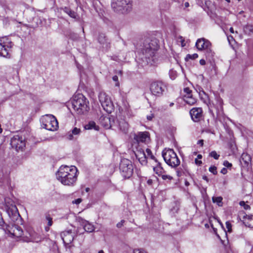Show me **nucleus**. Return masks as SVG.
<instances>
[{
	"instance_id": "de8ad7c7",
	"label": "nucleus",
	"mask_w": 253,
	"mask_h": 253,
	"mask_svg": "<svg viewBox=\"0 0 253 253\" xmlns=\"http://www.w3.org/2000/svg\"><path fill=\"white\" fill-rule=\"evenodd\" d=\"M223 165L227 168H230L232 167V164L227 161H224Z\"/></svg>"
},
{
	"instance_id": "5701e85b",
	"label": "nucleus",
	"mask_w": 253,
	"mask_h": 253,
	"mask_svg": "<svg viewBox=\"0 0 253 253\" xmlns=\"http://www.w3.org/2000/svg\"><path fill=\"white\" fill-rule=\"evenodd\" d=\"M81 132V129L77 127H74L71 132H69L67 135V138L69 140H72L74 139V135H79Z\"/></svg>"
},
{
	"instance_id": "f8f14e48",
	"label": "nucleus",
	"mask_w": 253,
	"mask_h": 253,
	"mask_svg": "<svg viewBox=\"0 0 253 253\" xmlns=\"http://www.w3.org/2000/svg\"><path fill=\"white\" fill-rule=\"evenodd\" d=\"M113 123L117 126L120 130L124 133H126L128 130L129 125L127 122L121 116L117 117L116 120L113 119Z\"/></svg>"
},
{
	"instance_id": "0eeeda50",
	"label": "nucleus",
	"mask_w": 253,
	"mask_h": 253,
	"mask_svg": "<svg viewBox=\"0 0 253 253\" xmlns=\"http://www.w3.org/2000/svg\"><path fill=\"white\" fill-rule=\"evenodd\" d=\"M129 0H116L111 4V6L116 12H125L129 7Z\"/></svg>"
},
{
	"instance_id": "393cba45",
	"label": "nucleus",
	"mask_w": 253,
	"mask_h": 253,
	"mask_svg": "<svg viewBox=\"0 0 253 253\" xmlns=\"http://www.w3.org/2000/svg\"><path fill=\"white\" fill-rule=\"evenodd\" d=\"M153 169L155 173L158 176H161L165 172L164 169L161 166V164L159 162L157 163L156 166L154 167Z\"/></svg>"
},
{
	"instance_id": "9b49d317",
	"label": "nucleus",
	"mask_w": 253,
	"mask_h": 253,
	"mask_svg": "<svg viewBox=\"0 0 253 253\" xmlns=\"http://www.w3.org/2000/svg\"><path fill=\"white\" fill-rule=\"evenodd\" d=\"M165 85L162 82H154L150 85V90L154 95L159 96L164 91Z\"/></svg>"
},
{
	"instance_id": "5fc2aeb1",
	"label": "nucleus",
	"mask_w": 253,
	"mask_h": 253,
	"mask_svg": "<svg viewBox=\"0 0 253 253\" xmlns=\"http://www.w3.org/2000/svg\"><path fill=\"white\" fill-rule=\"evenodd\" d=\"M195 163L198 165H200L201 164H202V162L201 161H199L197 159H196L195 160Z\"/></svg>"
},
{
	"instance_id": "e433bc0d",
	"label": "nucleus",
	"mask_w": 253,
	"mask_h": 253,
	"mask_svg": "<svg viewBox=\"0 0 253 253\" xmlns=\"http://www.w3.org/2000/svg\"><path fill=\"white\" fill-rule=\"evenodd\" d=\"M4 202L7 208H8L9 206H11V205L14 204V202H13V201L8 198H4Z\"/></svg>"
},
{
	"instance_id": "412c9836",
	"label": "nucleus",
	"mask_w": 253,
	"mask_h": 253,
	"mask_svg": "<svg viewBox=\"0 0 253 253\" xmlns=\"http://www.w3.org/2000/svg\"><path fill=\"white\" fill-rule=\"evenodd\" d=\"M195 46L196 47H209L211 46V43L209 40L201 38L197 41Z\"/></svg>"
},
{
	"instance_id": "13d9d810",
	"label": "nucleus",
	"mask_w": 253,
	"mask_h": 253,
	"mask_svg": "<svg viewBox=\"0 0 253 253\" xmlns=\"http://www.w3.org/2000/svg\"><path fill=\"white\" fill-rule=\"evenodd\" d=\"M113 80L117 82L118 81V77L117 76H114L113 77Z\"/></svg>"
},
{
	"instance_id": "c9c22d12",
	"label": "nucleus",
	"mask_w": 253,
	"mask_h": 253,
	"mask_svg": "<svg viewBox=\"0 0 253 253\" xmlns=\"http://www.w3.org/2000/svg\"><path fill=\"white\" fill-rule=\"evenodd\" d=\"M198 55L197 53H194L193 54H188L186 55L185 59L186 61H188L189 59H195L198 58Z\"/></svg>"
},
{
	"instance_id": "a211bd4d",
	"label": "nucleus",
	"mask_w": 253,
	"mask_h": 253,
	"mask_svg": "<svg viewBox=\"0 0 253 253\" xmlns=\"http://www.w3.org/2000/svg\"><path fill=\"white\" fill-rule=\"evenodd\" d=\"M78 220L80 224L83 226L85 231L89 233L94 231L95 229L94 226L88 221H86L81 217H79Z\"/></svg>"
},
{
	"instance_id": "a18cd8bd",
	"label": "nucleus",
	"mask_w": 253,
	"mask_h": 253,
	"mask_svg": "<svg viewBox=\"0 0 253 253\" xmlns=\"http://www.w3.org/2000/svg\"><path fill=\"white\" fill-rule=\"evenodd\" d=\"M133 253H147L143 249H135L133 250Z\"/></svg>"
},
{
	"instance_id": "39448f33",
	"label": "nucleus",
	"mask_w": 253,
	"mask_h": 253,
	"mask_svg": "<svg viewBox=\"0 0 253 253\" xmlns=\"http://www.w3.org/2000/svg\"><path fill=\"white\" fill-rule=\"evenodd\" d=\"M42 122V127L48 130H56L58 127V123L56 119L51 115H47L43 117Z\"/></svg>"
},
{
	"instance_id": "864d4df0",
	"label": "nucleus",
	"mask_w": 253,
	"mask_h": 253,
	"mask_svg": "<svg viewBox=\"0 0 253 253\" xmlns=\"http://www.w3.org/2000/svg\"><path fill=\"white\" fill-rule=\"evenodd\" d=\"M221 172L222 173H223V174H226L227 172V170L226 168H223L221 170Z\"/></svg>"
},
{
	"instance_id": "e2e57ef3",
	"label": "nucleus",
	"mask_w": 253,
	"mask_h": 253,
	"mask_svg": "<svg viewBox=\"0 0 253 253\" xmlns=\"http://www.w3.org/2000/svg\"><path fill=\"white\" fill-rule=\"evenodd\" d=\"M184 6L185 7H188L189 6V3L188 2H186L184 3Z\"/></svg>"
},
{
	"instance_id": "20e7f679",
	"label": "nucleus",
	"mask_w": 253,
	"mask_h": 253,
	"mask_svg": "<svg viewBox=\"0 0 253 253\" xmlns=\"http://www.w3.org/2000/svg\"><path fill=\"white\" fill-rule=\"evenodd\" d=\"M119 168L122 176L125 178H129L133 174V169L132 164L128 159H122Z\"/></svg>"
},
{
	"instance_id": "79ce46f5",
	"label": "nucleus",
	"mask_w": 253,
	"mask_h": 253,
	"mask_svg": "<svg viewBox=\"0 0 253 253\" xmlns=\"http://www.w3.org/2000/svg\"><path fill=\"white\" fill-rule=\"evenodd\" d=\"M226 227L227 229L228 232H231L232 231V225L229 221L226 222Z\"/></svg>"
},
{
	"instance_id": "4be33fe9",
	"label": "nucleus",
	"mask_w": 253,
	"mask_h": 253,
	"mask_svg": "<svg viewBox=\"0 0 253 253\" xmlns=\"http://www.w3.org/2000/svg\"><path fill=\"white\" fill-rule=\"evenodd\" d=\"M0 46L2 47H11L13 44L8 38L3 37L0 39Z\"/></svg>"
},
{
	"instance_id": "f03ea898",
	"label": "nucleus",
	"mask_w": 253,
	"mask_h": 253,
	"mask_svg": "<svg viewBox=\"0 0 253 253\" xmlns=\"http://www.w3.org/2000/svg\"><path fill=\"white\" fill-rule=\"evenodd\" d=\"M88 101L82 94L74 95L72 100V108L79 114H84L88 111Z\"/></svg>"
},
{
	"instance_id": "7ed1b4c3",
	"label": "nucleus",
	"mask_w": 253,
	"mask_h": 253,
	"mask_svg": "<svg viewBox=\"0 0 253 253\" xmlns=\"http://www.w3.org/2000/svg\"><path fill=\"white\" fill-rule=\"evenodd\" d=\"M162 156L165 162L172 168H175L180 164V160L173 149H165L162 152Z\"/></svg>"
},
{
	"instance_id": "6e6d98bb",
	"label": "nucleus",
	"mask_w": 253,
	"mask_h": 253,
	"mask_svg": "<svg viewBox=\"0 0 253 253\" xmlns=\"http://www.w3.org/2000/svg\"><path fill=\"white\" fill-rule=\"evenodd\" d=\"M200 64L201 65H204L206 64V61L204 59H201L200 60Z\"/></svg>"
},
{
	"instance_id": "49530a36",
	"label": "nucleus",
	"mask_w": 253,
	"mask_h": 253,
	"mask_svg": "<svg viewBox=\"0 0 253 253\" xmlns=\"http://www.w3.org/2000/svg\"><path fill=\"white\" fill-rule=\"evenodd\" d=\"M4 225V222L3 221V219L1 216V214L0 213V226H1L2 228H4V227H5Z\"/></svg>"
},
{
	"instance_id": "603ef678",
	"label": "nucleus",
	"mask_w": 253,
	"mask_h": 253,
	"mask_svg": "<svg viewBox=\"0 0 253 253\" xmlns=\"http://www.w3.org/2000/svg\"><path fill=\"white\" fill-rule=\"evenodd\" d=\"M154 117V115L153 114H151L150 115H148L147 116V119L149 121H151Z\"/></svg>"
},
{
	"instance_id": "6ab92c4d",
	"label": "nucleus",
	"mask_w": 253,
	"mask_h": 253,
	"mask_svg": "<svg viewBox=\"0 0 253 253\" xmlns=\"http://www.w3.org/2000/svg\"><path fill=\"white\" fill-rule=\"evenodd\" d=\"M111 118L109 117L102 116L99 118L100 124L106 129L110 128L113 126Z\"/></svg>"
},
{
	"instance_id": "2f4dec72",
	"label": "nucleus",
	"mask_w": 253,
	"mask_h": 253,
	"mask_svg": "<svg viewBox=\"0 0 253 253\" xmlns=\"http://www.w3.org/2000/svg\"><path fill=\"white\" fill-rule=\"evenodd\" d=\"M31 240L33 242L38 243L41 241L42 238L38 234L36 233H33L31 235Z\"/></svg>"
},
{
	"instance_id": "473e14b6",
	"label": "nucleus",
	"mask_w": 253,
	"mask_h": 253,
	"mask_svg": "<svg viewBox=\"0 0 253 253\" xmlns=\"http://www.w3.org/2000/svg\"><path fill=\"white\" fill-rule=\"evenodd\" d=\"M98 41L101 44L105 43L107 41L106 37L105 34L100 33L98 37Z\"/></svg>"
},
{
	"instance_id": "8fccbe9b",
	"label": "nucleus",
	"mask_w": 253,
	"mask_h": 253,
	"mask_svg": "<svg viewBox=\"0 0 253 253\" xmlns=\"http://www.w3.org/2000/svg\"><path fill=\"white\" fill-rule=\"evenodd\" d=\"M217 101L218 103L219 106L221 108L222 105V100L220 97L217 98Z\"/></svg>"
},
{
	"instance_id": "bf43d9fd",
	"label": "nucleus",
	"mask_w": 253,
	"mask_h": 253,
	"mask_svg": "<svg viewBox=\"0 0 253 253\" xmlns=\"http://www.w3.org/2000/svg\"><path fill=\"white\" fill-rule=\"evenodd\" d=\"M147 182L148 184L151 185L153 183V180L151 179H149L147 180Z\"/></svg>"
},
{
	"instance_id": "aec40b11",
	"label": "nucleus",
	"mask_w": 253,
	"mask_h": 253,
	"mask_svg": "<svg viewBox=\"0 0 253 253\" xmlns=\"http://www.w3.org/2000/svg\"><path fill=\"white\" fill-rule=\"evenodd\" d=\"M240 214L243 215V222L246 226L250 228H253V215H247L244 212L240 213Z\"/></svg>"
},
{
	"instance_id": "7c9ffc66",
	"label": "nucleus",
	"mask_w": 253,
	"mask_h": 253,
	"mask_svg": "<svg viewBox=\"0 0 253 253\" xmlns=\"http://www.w3.org/2000/svg\"><path fill=\"white\" fill-rule=\"evenodd\" d=\"M176 42H177V44L179 46H181L182 47L189 46V45H187L186 42L185 41L184 39L182 37H181V36L178 37L177 38Z\"/></svg>"
},
{
	"instance_id": "c85d7f7f",
	"label": "nucleus",
	"mask_w": 253,
	"mask_h": 253,
	"mask_svg": "<svg viewBox=\"0 0 253 253\" xmlns=\"http://www.w3.org/2000/svg\"><path fill=\"white\" fill-rule=\"evenodd\" d=\"M0 56L10 58V53L7 48H0Z\"/></svg>"
},
{
	"instance_id": "ddd939ff",
	"label": "nucleus",
	"mask_w": 253,
	"mask_h": 253,
	"mask_svg": "<svg viewBox=\"0 0 253 253\" xmlns=\"http://www.w3.org/2000/svg\"><path fill=\"white\" fill-rule=\"evenodd\" d=\"M190 114L192 120L194 122H199L203 118V110L201 107H194L190 111Z\"/></svg>"
},
{
	"instance_id": "f704fd0d",
	"label": "nucleus",
	"mask_w": 253,
	"mask_h": 253,
	"mask_svg": "<svg viewBox=\"0 0 253 253\" xmlns=\"http://www.w3.org/2000/svg\"><path fill=\"white\" fill-rule=\"evenodd\" d=\"M146 156H147V159L148 157H150L151 159L155 160V161L157 162V160L155 159V157L153 155L150 149H149L148 148L146 149Z\"/></svg>"
},
{
	"instance_id": "052dcab7",
	"label": "nucleus",
	"mask_w": 253,
	"mask_h": 253,
	"mask_svg": "<svg viewBox=\"0 0 253 253\" xmlns=\"http://www.w3.org/2000/svg\"><path fill=\"white\" fill-rule=\"evenodd\" d=\"M203 179H204V180H206V181H207V182H208V181H209V179H208V177H207V176H205V175H204V176H203Z\"/></svg>"
},
{
	"instance_id": "6e6552de",
	"label": "nucleus",
	"mask_w": 253,
	"mask_h": 253,
	"mask_svg": "<svg viewBox=\"0 0 253 253\" xmlns=\"http://www.w3.org/2000/svg\"><path fill=\"white\" fill-rule=\"evenodd\" d=\"M10 144L12 148L17 151L23 150L25 147V139L19 135H15L11 139Z\"/></svg>"
},
{
	"instance_id": "c756f323",
	"label": "nucleus",
	"mask_w": 253,
	"mask_h": 253,
	"mask_svg": "<svg viewBox=\"0 0 253 253\" xmlns=\"http://www.w3.org/2000/svg\"><path fill=\"white\" fill-rule=\"evenodd\" d=\"M222 199V197L221 196L213 197L212 198L213 203H216L219 207H222L223 205Z\"/></svg>"
},
{
	"instance_id": "f3484780",
	"label": "nucleus",
	"mask_w": 253,
	"mask_h": 253,
	"mask_svg": "<svg viewBox=\"0 0 253 253\" xmlns=\"http://www.w3.org/2000/svg\"><path fill=\"white\" fill-rule=\"evenodd\" d=\"M6 211L11 220L14 221L20 216L18 212V209L14 204L11 205V206L8 207L6 209Z\"/></svg>"
},
{
	"instance_id": "1a4fd4ad",
	"label": "nucleus",
	"mask_w": 253,
	"mask_h": 253,
	"mask_svg": "<svg viewBox=\"0 0 253 253\" xmlns=\"http://www.w3.org/2000/svg\"><path fill=\"white\" fill-rule=\"evenodd\" d=\"M5 232H7L12 236L19 237L23 235V230L21 227L17 225H5L3 228Z\"/></svg>"
},
{
	"instance_id": "dca6fc26",
	"label": "nucleus",
	"mask_w": 253,
	"mask_h": 253,
	"mask_svg": "<svg viewBox=\"0 0 253 253\" xmlns=\"http://www.w3.org/2000/svg\"><path fill=\"white\" fill-rule=\"evenodd\" d=\"M61 237L64 243L68 245L73 241L75 233L72 232L71 230H68L62 232L61 233Z\"/></svg>"
},
{
	"instance_id": "4c0bfd02",
	"label": "nucleus",
	"mask_w": 253,
	"mask_h": 253,
	"mask_svg": "<svg viewBox=\"0 0 253 253\" xmlns=\"http://www.w3.org/2000/svg\"><path fill=\"white\" fill-rule=\"evenodd\" d=\"M210 155L211 157H213L215 160H218L219 158L220 155L217 154L215 151H211Z\"/></svg>"
},
{
	"instance_id": "680f3d73",
	"label": "nucleus",
	"mask_w": 253,
	"mask_h": 253,
	"mask_svg": "<svg viewBox=\"0 0 253 253\" xmlns=\"http://www.w3.org/2000/svg\"><path fill=\"white\" fill-rule=\"evenodd\" d=\"M198 143L200 144L201 146H203V140H199Z\"/></svg>"
},
{
	"instance_id": "bb28decb",
	"label": "nucleus",
	"mask_w": 253,
	"mask_h": 253,
	"mask_svg": "<svg viewBox=\"0 0 253 253\" xmlns=\"http://www.w3.org/2000/svg\"><path fill=\"white\" fill-rule=\"evenodd\" d=\"M243 30L245 34L251 35L253 34V25L247 24L245 25L244 26Z\"/></svg>"
},
{
	"instance_id": "69168bd1",
	"label": "nucleus",
	"mask_w": 253,
	"mask_h": 253,
	"mask_svg": "<svg viewBox=\"0 0 253 253\" xmlns=\"http://www.w3.org/2000/svg\"><path fill=\"white\" fill-rule=\"evenodd\" d=\"M202 158V155H200V154H199V155L197 156V158H198V159H201Z\"/></svg>"
},
{
	"instance_id": "3c124183",
	"label": "nucleus",
	"mask_w": 253,
	"mask_h": 253,
	"mask_svg": "<svg viewBox=\"0 0 253 253\" xmlns=\"http://www.w3.org/2000/svg\"><path fill=\"white\" fill-rule=\"evenodd\" d=\"M82 201V199L79 198V199L75 200V201H73V203L76 204H79L80 203H81Z\"/></svg>"
},
{
	"instance_id": "b1692460",
	"label": "nucleus",
	"mask_w": 253,
	"mask_h": 253,
	"mask_svg": "<svg viewBox=\"0 0 253 253\" xmlns=\"http://www.w3.org/2000/svg\"><path fill=\"white\" fill-rule=\"evenodd\" d=\"M183 100L187 104L190 105H193L197 102V99L193 97L192 95L189 96L184 95Z\"/></svg>"
},
{
	"instance_id": "f257e3e1",
	"label": "nucleus",
	"mask_w": 253,
	"mask_h": 253,
	"mask_svg": "<svg viewBox=\"0 0 253 253\" xmlns=\"http://www.w3.org/2000/svg\"><path fill=\"white\" fill-rule=\"evenodd\" d=\"M78 170L74 166H61L56 173L57 179L65 185L72 186L77 179Z\"/></svg>"
},
{
	"instance_id": "9d476101",
	"label": "nucleus",
	"mask_w": 253,
	"mask_h": 253,
	"mask_svg": "<svg viewBox=\"0 0 253 253\" xmlns=\"http://www.w3.org/2000/svg\"><path fill=\"white\" fill-rule=\"evenodd\" d=\"M140 46L144 47H160L158 40L153 36L146 37L141 40Z\"/></svg>"
},
{
	"instance_id": "72a5a7b5",
	"label": "nucleus",
	"mask_w": 253,
	"mask_h": 253,
	"mask_svg": "<svg viewBox=\"0 0 253 253\" xmlns=\"http://www.w3.org/2000/svg\"><path fill=\"white\" fill-rule=\"evenodd\" d=\"M64 11L66 13H67L71 17L74 18H76V13L74 11L70 10V9H69L67 7L65 8Z\"/></svg>"
},
{
	"instance_id": "4468645a",
	"label": "nucleus",
	"mask_w": 253,
	"mask_h": 253,
	"mask_svg": "<svg viewBox=\"0 0 253 253\" xmlns=\"http://www.w3.org/2000/svg\"><path fill=\"white\" fill-rule=\"evenodd\" d=\"M136 150L134 151L135 156L138 160L139 162L142 165H146L147 163V156L144 149L139 146H135Z\"/></svg>"
},
{
	"instance_id": "58836bf2",
	"label": "nucleus",
	"mask_w": 253,
	"mask_h": 253,
	"mask_svg": "<svg viewBox=\"0 0 253 253\" xmlns=\"http://www.w3.org/2000/svg\"><path fill=\"white\" fill-rule=\"evenodd\" d=\"M161 176L162 177V179L164 180H166L168 179L170 181L173 179V177L169 175L164 174V173L162 174V175H161Z\"/></svg>"
},
{
	"instance_id": "cd10ccee",
	"label": "nucleus",
	"mask_w": 253,
	"mask_h": 253,
	"mask_svg": "<svg viewBox=\"0 0 253 253\" xmlns=\"http://www.w3.org/2000/svg\"><path fill=\"white\" fill-rule=\"evenodd\" d=\"M241 160L245 165H248L251 162L250 156L246 153H243L241 156Z\"/></svg>"
},
{
	"instance_id": "ea45409f",
	"label": "nucleus",
	"mask_w": 253,
	"mask_h": 253,
	"mask_svg": "<svg viewBox=\"0 0 253 253\" xmlns=\"http://www.w3.org/2000/svg\"><path fill=\"white\" fill-rule=\"evenodd\" d=\"M217 168L215 166H211L209 168V171L213 174H217Z\"/></svg>"
},
{
	"instance_id": "09e8293b",
	"label": "nucleus",
	"mask_w": 253,
	"mask_h": 253,
	"mask_svg": "<svg viewBox=\"0 0 253 253\" xmlns=\"http://www.w3.org/2000/svg\"><path fill=\"white\" fill-rule=\"evenodd\" d=\"M125 221L124 220H122L120 222L117 224V227L118 228H121L125 223Z\"/></svg>"
},
{
	"instance_id": "2eb2a0df",
	"label": "nucleus",
	"mask_w": 253,
	"mask_h": 253,
	"mask_svg": "<svg viewBox=\"0 0 253 253\" xmlns=\"http://www.w3.org/2000/svg\"><path fill=\"white\" fill-rule=\"evenodd\" d=\"M133 139L137 142V147L140 142L146 143L149 141L150 136L149 132L147 131L138 132L133 135Z\"/></svg>"
},
{
	"instance_id": "c03bdc74",
	"label": "nucleus",
	"mask_w": 253,
	"mask_h": 253,
	"mask_svg": "<svg viewBox=\"0 0 253 253\" xmlns=\"http://www.w3.org/2000/svg\"><path fill=\"white\" fill-rule=\"evenodd\" d=\"M184 92L186 93L185 95L189 96L192 95L191 94V90H190L188 87H186L184 89Z\"/></svg>"
},
{
	"instance_id": "4d7b16f0",
	"label": "nucleus",
	"mask_w": 253,
	"mask_h": 253,
	"mask_svg": "<svg viewBox=\"0 0 253 253\" xmlns=\"http://www.w3.org/2000/svg\"><path fill=\"white\" fill-rule=\"evenodd\" d=\"M152 49L153 48H146L145 52H148V53L153 52L152 51Z\"/></svg>"
},
{
	"instance_id": "774afa93",
	"label": "nucleus",
	"mask_w": 253,
	"mask_h": 253,
	"mask_svg": "<svg viewBox=\"0 0 253 253\" xmlns=\"http://www.w3.org/2000/svg\"><path fill=\"white\" fill-rule=\"evenodd\" d=\"M98 253H104L103 250H100L98 252Z\"/></svg>"
},
{
	"instance_id": "423d86ee",
	"label": "nucleus",
	"mask_w": 253,
	"mask_h": 253,
	"mask_svg": "<svg viewBox=\"0 0 253 253\" xmlns=\"http://www.w3.org/2000/svg\"><path fill=\"white\" fill-rule=\"evenodd\" d=\"M99 100L104 110L111 113L114 109V105L110 97L104 92H100L98 95Z\"/></svg>"
},
{
	"instance_id": "a878e982",
	"label": "nucleus",
	"mask_w": 253,
	"mask_h": 253,
	"mask_svg": "<svg viewBox=\"0 0 253 253\" xmlns=\"http://www.w3.org/2000/svg\"><path fill=\"white\" fill-rule=\"evenodd\" d=\"M85 129H94L96 130H99V126H97L95 123L93 121H90L88 123L85 125L84 126Z\"/></svg>"
},
{
	"instance_id": "37998d69",
	"label": "nucleus",
	"mask_w": 253,
	"mask_h": 253,
	"mask_svg": "<svg viewBox=\"0 0 253 253\" xmlns=\"http://www.w3.org/2000/svg\"><path fill=\"white\" fill-rule=\"evenodd\" d=\"M46 219L47 220V225L48 226H50L52 224V219L51 217L49 216H46Z\"/></svg>"
},
{
	"instance_id": "a19ab883",
	"label": "nucleus",
	"mask_w": 253,
	"mask_h": 253,
	"mask_svg": "<svg viewBox=\"0 0 253 253\" xmlns=\"http://www.w3.org/2000/svg\"><path fill=\"white\" fill-rule=\"evenodd\" d=\"M240 205L243 206L244 208L246 210L250 209V206L246 204L244 201L240 202Z\"/></svg>"
},
{
	"instance_id": "338daca9",
	"label": "nucleus",
	"mask_w": 253,
	"mask_h": 253,
	"mask_svg": "<svg viewBox=\"0 0 253 253\" xmlns=\"http://www.w3.org/2000/svg\"><path fill=\"white\" fill-rule=\"evenodd\" d=\"M2 128H1V125L0 124V134H1L2 132Z\"/></svg>"
},
{
	"instance_id": "0e129e2a",
	"label": "nucleus",
	"mask_w": 253,
	"mask_h": 253,
	"mask_svg": "<svg viewBox=\"0 0 253 253\" xmlns=\"http://www.w3.org/2000/svg\"><path fill=\"white\" fill-rule=\"evenodd\" d=\"M229 31L231 33H234V29L232 27H231L229 29Z\"/></svg>"
}]
</instances>
